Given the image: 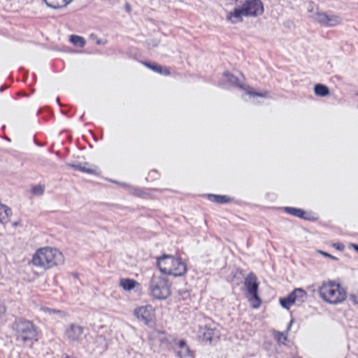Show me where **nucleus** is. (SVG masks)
I'll use <instances>...</instances> for the list:
<instances>
[{
    "label": "nucleus",
    "mask_w": 358,
    "mask_h": 358,
    "mask_svg": "<svg viewBox=\"0 0 358 358\" xmlns=\"http://www.w3.org/2000/svg\"><path fill=\"white\" fill-rule=\"evenodd\" d=\"M350 299L354 305L358 306V294H350Z\"/></svg>",
    "instance_id": "30"
},
{
    "label": "nucleus",
    "mask_w": 358,
    "mask_h": 358,
    "mask_svg": "<svg viewBox=\"0 0 358 358\" xmlns=\"http://www.w3.org/2000/svg\"><path fill=\"white\" fill-rule=\"evenodd\" d=\"M245 13L242 6L241 7H236L233 10L227 13L226 20L228 22L232 24H238L243 20Z\"/></svg>",
    "instance_id": "13"
},
{
    "label": "nucleus",
    "mask_w": 358,
    "mask_h": 358,
    "mask_svg": "<svg viewBox=\"0 0 358 358\" xmlns=\"http://www.w3.org/2000/svg\"><path fill=\"white\" fill-rule=\"evenodd\" d=\"M314 92L319 96H327L329 94V88L322 84H317L314 87Z\"/></svg>",
    "instance_id": "20"
},
{
    "label": "nucleus",
    "mask_w": 358,
    "mask_h": 358,
    "mask_svg": "<svg viewBox=\"0 0 358 358\" xmlns=\"http://www.w3.org/2000/svg\"><path fill=\"white\" fill-rule=\"evenodd\" d=\"M48 7L54 9H60L66 7L73 0H43Z\"/></svg>",
    "instance_id": "18"
},
{
    "label": "nucleus",
    "mask_w": 358,
    "mask_h": 358,
    "mask_svg": "<svg viewBox=\"0 0 358 358\" xmlns=\"http://www.w3.org/2000/svg\"><path fill=\"white\" fill-rule=\"evenodd\" d=\"M44 192V187L41 185L36 186L33 188V192L35 194L41 195Z\"/></svg>",
    "instance_id": "29"
},
{
    "label": "nucleus",
    "mask_w": 358,
    "mask_h": 358,
    "mask_svg": "<svg viewBox=\"0 0 358 358\" xmlns=\"http://www.w3.org/2000/svg\"><path fill=\"white\" fill-rule=\"evenodd\" d=\"M241 88H242L246 94L250 96H265V94H259V93H257V92H253L249 87H243L242 86H241Z\"/></svg>",
    "instance_id": "27"
},
{
    "label": "nucleus",
    "mask_w": 358,
    "mask_h": 358,
    "mask_svg": "<svg viewBox=\"0 0 358 358\" xmlns=\"http://www.w3.org/2000/svg\"><path fill=\"white\" fill-rule=\"evenodd\" d=\"M176 354L180 358L192 357V352L185 341H180L177 345Z\"/></svg>",
    "instance_id": "16"
},
{
    "label": "nucleus",
    "mask_w": 358,
    "mask_h": 358,
    "mask_svg": "<svg viewBox=\"0 0 358 358\" xmlns=\"http://www.w3.org/2000/svg\"><path fill=\"white\" fill-rule=\"evenodd\" d=\"M20 223H21V220L20 219H18L17 220L11 223V224L13 227H17L20 224Z\"/></svg>",
    "instance_id": "33"
},
{
    "label": "nucleus",
    "mask_w": 358,
    "mask_h": 358,
    "mask_svg": "<svg viewBox=\"0 0 358 358\" xmlns=\"http://www.w3.org/2000/svg\"><path fill=\"white\" fill-rule=\"evenodd\" d=\"M145 65L147 67H148L149 69H150L151 70H152L155 72H157L159 73H161V74H169V71L168 69L163 68L161 66H158L155 64L145 63Z\"/></svg>",
    "instance_id": "23"
},
{
    "label": "nucleus",
    "mask_w": 358,
    "mask_h": 358,
    "mask_svg": "<svg viewBox=\"0 0 358 358\" xmlns=\"http://www.w3.org/2000/svg\"><path fill=\"white\" fill-rule=\"evenodd\" d=\"M85 328L82 325L71 322L67 324L63 329L64 338L70 343H79L84 334Z\"/></svg>",
    "instance_id": "9"
},
{
    "label": "nucleus",
    "mask_w": 358,
    "mask_h": 358,
    "mask_svg": "<svg viewBox=\"0 0 358 358\" xmlns=\"http://www.w3.org/2000/svg\"><path fill=\"white\" fill-rule=\"evenodd\" d=\"M149 292L153 299L166 300L171 295V283L162 275H154L149 282Z\"/></svg>",
    "instance_id": "5"
},
{
    "label": "nucleus",
    "mask_w": 358,
    "mask_h": 358,
    "mask_svg": "<svg viewBox=\"0 0 358 358\" xmlns=\"http://www.w3.org/2000/svg\"><path fill=\"white\" fill-rule=\"evenodd\" d=\"M65 258L62 251L52 246H44L37 249L32 255L31 264L39 269L50 270L64 264Z\"/></svg>",
    "instance_id": "1"
},
{
    "label": "nucleus",
    "mask_w": 358,
    "mask_h": 358,
    "mask_svg": "<svg viewBox=\"0 0 358 358\" xmlns=\"http://www.w3.org/2000/svg\"><path fill=\"white\" fill-rule=\"evenodd\" d=\"M289 295L292 298V301L294 304H302L306 301L308 298L307 292L302 288L294 289L291 293H289Z\"/></svg>",
    "instance_id": "14"
},
{
    "label": "nucleus",
    "mask_w": 358,
    "mask_h": 358,
    "mask_svg": "<svg viewBox=\"0 0 358 358\" xmlns=\"http://www.w3.org/2000/svg\"><path fill=\"white\" fill-rule=\"evenodd\" d=\"M357 95H358V93H357Z\"/></svg>",
    "instance_id": "38"
},
{
    "label": "nucleus",
    "mask_w": 358,
    "mask_h": 358,
    "mask_svg": "<svg viewBox=\"0 0 358 358\" xmlns=\"http://www.w3.org/2000/svg\"><path fill=\"white\" fill-rule=\"evenodd\" d=\"M120 288L126 293L141 292L142 287L140 282L132 278H122L119 280Z\"/></svg>",
    "instance_id": "11"
},
{
    "label": "nucleus",
    "mask_w": 358,
    "mask_h": 358,
    "mask_svg": "<svg viewBox=\"0 0 358 358\" xmlns=\"http://www.w3.org/2000/svg\"><path fill=\"white\" fill-rule=\"evenodd\" d=\"M63 358H76V357H74L73 356L65 355H64Z\"/></svg>",
    "instance_id": "37"
},
{
    "label": "nucleus",
    "mask_w": 358,
    "mask_h": 358,
    "mask_svg": "<svg viewBox=\"0 0 358 358\" xmlns=\"http://www.w3.org/2000/svg\"><path fill=\"white\" fill-rule=\"evenodd\" d=\"M306 10L310 19L323 27H335L342 22L340 16L326 13L312 2L306 3Z\"/></svg>",
    "instance_id": "4"
},
{
    "label": "nucleus",
    "mask_w": 358,
    "mask_h": 358,
    "mask_svg": "<svg viewBox=\"0 0 358 358\" xmlns=\"http://www.w3.org/2000/svg\"><path fill=\"white\" fill-rule=\"evenodd\" d=\"M245 17H257L264 11V3L261 0H246L242 4Z\"/></svg>",
    "instance_id": "10"
},
{
    "label": "nucleus",
    "mask_w": 358,
    "mask_h": 358,
    "mask_svg": "<svg viewBox=\"0 0 358 358\" xmlns=\"http://www.w3.org/2000/svg\"><path fill=\"white\" fill-rule=\"evenodd\" d=\"M285 210L290 215L296 216L297 217L302 218L304 215V212L300 208H296L292 207H286Z\"/></svg>",
    "instance_id": "24"
},
{
    "label": "nucleus",
    "mask_w": 358,
    "mask_h": 358,
    "mask_svg": "<svg viewBox=\"0 0 358 358\" xmlns=\"http://www.w3.org/2000/svg\"><path fill=\"white\" fill-rule=\"evenodd\" d=\"M203 338L208 341H213L218 338L219 334L215 329L205 327L203 332Z\"/></svg>",
    "instance_id": "19"
},
{
    "label": "nucleus",
    "mask_w": 358,
    "mask_h": 358,
    "mask_svg": "<svg viewBox=\"0 0 358 358\" xmlns=\"http://www.w3.org/2000/svg\"><path fill=\"white\" fill-rule=\"evenodd\" d=\"M11 215V209L8 206L0 203V224L6 225L10 222Z\"/></svg>",
    "instance_id": "17"
},
{
    "label": "nucleus",
    "mask_w": 358,
    "mask_h": 358,
    "mask_svg": "<svg viewBox=\"0 0 358 358\" xmlns=\"http://www.w3.org/2000/svg\"><path fill=\"white\" fill-rule=\"evenodd\" d=\"M245 287L247 289V297L252 308H258L262 301L257 295L259 284L257 277L253 273H250L245 279Z\"/></svg>",
    "instance_id": "8"
},
{
    "label": "nucleus",
    "mask_w": 358,
    "mask_h": 358,
    "mask_svg": "<svg viewBox=\"0 0 358 358\" xmlns=\"http://www.w3.org/2000/svg\"><path fill=\"white\" fill-rule=\"evenodd\" d=\"M135 320L145 326H150L155 323L157 313L156 308L151 304H145L136 306L132 311Z\"/></svg>",
    "instance_id": "7"
},
{
    "label": "nucleus",
    "mask_w": 358,
    "mask_h": 358,
    "mask_svg": "<svg viewBox=\"0 0 358 358\" xmlns=\"http://www.w3.org/2000/svg\"><path fill=\"white\" fill-rule=\"evenodd\" d=\"M294 320H292L287 327L286 331L285 332H281L277 330H272L271 333L275 338V339L281 344H285L287 341V337L289 332L291 329Z\"/></svg>",
    "instance_id": "15"
},
{
    "label": "nucleus",
    "mask_w": 358,
    "mask_h": 358,
    "mask_svg": "<svg viewBox=\"0 0 358 358\" xmlns=\"http://www.w3.org/2000/svg\"><path fill=\"white\" fill-rule=\"evenodd\" d=\"M70 41L74 45H76V46L80 47V48L83 47L85 43V41L84 38H83L82 36H78V35H71L70 36Z\"/></svg>",
    "instance_id": "25"
},
{
    "label": "nucleus",
    "mask_w": 358,
    "mask_h": 358,
    "mask_svg": "<svg viewBox=\"0 0 358 358\" xmlns=\"http://www.w3.org/2000/svg\"><path fill=\"white\" fill-rule=\"evenodd\" d=\"M149 339L154 345L159 348L167 347L169 344V336L164 332L159 330L152 331L149 336Z\"/></svg>",
    "instance_id": "12"
},
{
    "label": "nucleus",
    "mask_w": 358,
    "mask_h": 358,
    "mask_svg": "<svg viewBox=\"0 0 358 358\" xmlns=\"http://www.w3.org/2000/svg\"><path fill=\"white\" fill-rule=\"evenodd\" d=\"M42 310L43 312L48 313L50 314H57V315H61L62 316L65 315V313L60 310L52 309V308H42Z\"/></svg>",
    "instance_id": "28"
},
{
    "label": "nucleus",
    "mask_w": 358,
    "mask_h": 358,
    "mask_svg": "<svg viewBox=\"0 0 358 358\" xmlns=\"http://www.w3.org/2000/svg\"><path fill=\"white\" fill-rule=\"evenodd\" d=\"M349 246L358 252V245L355 243H350Z\"/></svg>",
    "instance_id": "35"
},
{
    "label": "nucleus",
    "mask_w": 358,
    "mask_h": 358,
    "mask_svg": "<svg viewBox=\"0 0 358 358\" xmlns=\"http://www.w3.org/2000/svg\"><path fill=\"white\" fill-rule=\"evenodd\" d=\"M334 247L337 250H342L344 248V246L343 245H341V244H334Z\"/></svg>",
    "instance_id": "36"
},
{
    "label": "nucleus",
    "mask_w": 358,
    "mask_h": 358,
    "mask_svg": "<svg viewBox=\"0 0 358 358\" xmlns=\"http://www.w3.org/2000/svg\"><path fill=\"white\" fill-rule=\"evenodd\" d=\"M224 75L228 78V80L231 82H234V80H236V78L234 76H232L231 74L228 73H226Z\"/></svg>",
    "instance_id": "34"
},
{
    "label": "nucleus",
    "mask_w": 358,
    "mask_h": 358,
    "mask_svg": "<svg viewBox=\"0 0 358 358\" xmlns=\"http://www.w3.org/2000/svg\"><path fill=\"white\" fill-rule=\"evenodd\" d=\"M320 297L330 305L343 303L348 298L346 288L334 280L324 281L318 288Z\"/></svg>",
    "instance_id": "2"
},
{
    "label": "nucleus",
    "mask_w": 358,
    "mask_h": 358,
    "mask_svg": "<svg viewBox=\"0 0 358 358\" xmlns=\"http://www.w3.org/2000/svg\"><path fill=\"white\" fill-rule=\"evenodd\" d=\"M157 266L160 272L167 275L180 277L187 271V264L180 257L164 255L157 258Z\"/></svg>",
    "instance_id": "3"
},
{
    "label": "nucleus",
    "mask_w": 358,
    "mask_h": 358,
    "mask_svg": "<svg viewBox=\"0 0 358 358\" xmlns=\"http://www.w3.org/2000/svg\"><path fill=\"white\" fill-rule=\"evenodd\" d=\"M70 166L73 167L76 169L80 170L83 172H85L87 173L94 174V175L100 174V171L96 166H94L93 168H86L85 166H83L81 165L71 164Z\"/></svg>",
    "instance_id": "21"
},
{
    "label": "nucleus",
    "mask_w": 358,
    "mask_h": 358,
    "mask_svg": "<svg viewBox=\"0 0 358 358\" xmlns=\"http://www.w3.org/2000/svg\"><path fill=\"white\" fill-rule=\"evenodd\" d=\"M208 197L210 201L218 203H224L229 201V199L226 196L210 194Z\"/></svg>",
    "instance_id": "26"
},
{
    "label": "nucleus",
    "mask_w": 358,
    "mask_h": 358,
    "mask_svg": "<svg viewBox=\"0 0 358 358\" xmlns=\"http://www.w3.org/2000/svg\"><path fill=\"white\" fill-rule=\"evenodd\" d=\"M6 311L4 306L0 303V318L4 315Z\"/></svg>",
    "instance_id": "32"
},
{
    "label": "nucleus",
    "mask_w": 358,
    "mask_h": 358,
    "mask_svg": "<svg viewBox=\"0 0 358 358\" xmlns=\"http://www.w3.org/2000/svg\"><path fill=\"white\" fill-rule=\"evenodd\" d=\"M319 253L321 254L322 255L326 257H328V258H330V259H336V258L332 255H331L330 254L326 252H323V251H319Z\"/></svg>",
    "instance_id": "31"
},
{
    "label": "nucleus",
    "mask_w": 358,
    "mask_h": 358,
    "mask_svg": "<svg viewBox=\"0 0 358 358\" xmlns=\"http://www.w3.org/2000/svg\"><path fill=\"white\" fill-rule=\"evenodd\" d=\"M14 329L17 338L23 343H33L38 340V331L30 321L22 320L15 322Z\"/></svg>",
    "instance_id": "6"
},
{
    "label": "nucleus",
    "mask_w": 358,
    "mask_h": 358,
    "mask_svg": "<svg viewBox=\"0 0 358 358\" xmlns=\"http://www.w3.org/2000/svg\"><path fill=\"white\" fill-rule=\"evenodd\" d=\"M279 303L281 307L286 310H289L294 304L289 294L287 297L280 298Z\"/></svg>",
    "instance_id": "22"
}]
</instances>
